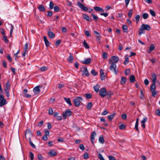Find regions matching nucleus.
<instances>
[{
  "label": "nucleus",
  "instance_id": "22",
  "mask_svg": "<svg viewBox=\"0 0 160 160\" xmlns=\"http://www.w3.org/2000/svg\"><path fill=\"white\" fill-rule=\"evenodd\" d=\"M38 9L39 10L42 12H44L45 11V8L42 5H40L38 7Z\"/></svg>",
  "mask_w": 160,
  "mask_h": 160
},
{
  "label": "nucleus",
  "instance_id": "18",
  "mask_svg": "<svg viewBox=\"0 0 160 160\" xmlns=\"http://www.w3.org/2000/svg\"><path fill=\"white\" fill-rule=\"evenodd\" d=\"M100 88V85L98 84H97L96 86H95L93 87V89L95 92H98L99 91Z\"/></svg>",
  "mask_w": 160,
  "mask_h": 160
},
{
  "label": "nucleus",
  "instance_id": "46",
  "mask_svg": "<svg viewBox=\"0 0 160 160\" xmlns=\"http://www.w3.org/2000/svg\"><path fill=\"white\" fill-rule=\"evenodd\" d=\"M92 16L94 20H95V21H97L98 18V17L93 13L92 14Z\"/></svg>",
  "mask_w": 160,
  "mask_h": 160
},
{
  "label": "nucleus",
  "instance_id": "36",
  "mask_svg": "<svg viewBox=\"0 0 160 160\" xmlns=\"http://www.w3.org/2000/svg\"><path fill=\"white\" fill-rule=\"evenodd\" d=\"M133 13V10L132 9H130L129 10L128 13V16L129 18H130L131 17L132 14Z\"/></svg>",
  "mask_w": 160,
  "mask_h": 160
},
{
  "label": "nucleus",
  "instance_id": "25",
  "mask_svg": "<svg viewBox=\"0 0 160 160\" xmlns=\"http://www.w3.org/2000/svg\"><path fill=\"white\" fill-rule=\"evenodd\" d=\"M125 60L124 62L123 63L124 65H126L129 62V58L128 56L127 55H126L125 56Z\"/></svg>",
  "mask_w": 160,
  "mask_h": 160
},
{
  "label": "nucleus",
  "instance_id": "44",
  "mask_svg": "<svg viewBox=\"0 0 160 160\" xmlns=\"http://www.w3.org/2000/svg\"><path fill=\"white\" fill-rule=\"evenodd\" d=\"M91 73L93 74L94 76H96L98 74V73L96 72L94 69H92L91 70Z\"/></svg>",
  "mask_w": 160,
  "mask_h": 160
},
{
  "label": "nucleus",
  "instance_id": "61",
  "mask_svg": "<svg viewBox=\"0 0 160 160\" xmlns=\"http://www.w3.org/2000/svg\"><path fill=\"white\" fill-rule=\"evenodd\" d=\"M61 41L60 40L58 39L57 40L56 43H55V45L56 46H58L61 43Z\"/></svg>",
  "mask_w": 160,
  "mask_h": 160
},
{
  "label": "nucleus",
  "instance_id": "40",
  "mask_svg": "<svg viewBox=\"0 0 160 160\" xmlns=\"http://www.w3.org/2000/svg\"><path fill=\"white\" fill-rule=\"evenodd\" d=\"M29 156L30 157L31 160H33L34 154L32 152H30L29 153Z\"/></svg>",
  "mask_w": 160,
  "mask_h": 160
},
{
  "label": "nucleus",
  "instance_id": "53",
  "mask_svg": "<svg viewBox=\"0 0 160 160\" xmlns=\"http://www.w3.org/2000/svg\"><path fill=\"white\" fill-rule=\"evenodd\" d=\"M3 39L6 43H7L8 42V39H7L6 37L5 36H3Z\"/></svg>",
  "mask_w": 160,
  "mask_h": 160
},
{
  "label": "nucleus",
  "instance_id": "57",
  "mask_svg": "<svg viewBox=\"0 0 160 160\" xmlns=\"http://www.w3.org/2000/svg\"><path fill=\"white\" fill-rule=\"evenodd\" d=\"M48 113L50 115H52L53 114V111L52 108H50L49 109Z\"/></svg>",
  "mask_w": 160,
  "mask_h": 160
},
{
  "label": "nucleus",
  "instance_id": "1",
  "mask_svg": "<svg viewBox=\"0 0 160 160\" xmlns=\"http://www.w3.org/2000/svg\"><path fill=\"white\" fill-rule=\"evenodd\" d=\"M77 5L82 10L85 11H88V12H91L92 10L93 9L92 8H89L86 7L84 5L81 4V2H78L77 3Z\"/></svg>",
  "mask_w": 160,
  "mask_h": 160
},
{
  "label": "nucleus",
  "instance_id": "60",
  "mask_svg": "<svg viewBox=\"0 0 160 160\" xmlns=\"http://www.w3.org/2000/svg\"><path fill=\"white\" fill-rule=\"evenodd\" d=\"M98 158L100 160H104V159L102 154L100 153L98 154Z\"/></svg>",
  "mask_w": 160,
  "mask_h": 160
},
{
  "label": "nucleus",
  "instance_id": "35",
  "mask_svg": "<svg viewBox=\"0 0 160 160\" xmlns=\"http://www.w3.org/2000/svg\"><path fill=\"white\" fill-rule=\"evenodd\" d=\"M127 79L126 78L124 77H122L121 78V84H124L126 82Z\"/></svg>",
  "mask_w": 160,
  "mask_h": 160
},
{
  "label": "nucleus",
  "instance_id": "59",
  "mask_svg": "<svg viewBox=\"0 0 160 160\" xmlns=\"http://www.w3.org/2000/svg\"><path fill=\"white\" fill-rule=\"evenodd\" d=\"M79 148L82 150V151H83L85 149V148L84 146L82 144H80L79 145Z\"/></svg>",
  "mask_w": 160,
  "mask_h": 160
},
{
  "label": "nucleus",
  "instance_id": "62",
  "mask_svg": "<svg viewBox=\"0 0 160 160\" xmlns=\"http://www.w3.org/2000/svg\"><path fill=\"white\" fill-rule=\"evenodd\" d=\"M0 32L1 34H2L3 35H4L5 34V33L4 30V29L3 28H1L0 29Z\"/></svg>",
  "mask_w": 160,
  "mask_h": 160
},
{
  "label": "nucleus",
  "instance_id": "48",
  "mask_svg": "<svg viewBox=\"0 0 160 160\" xmlns=\"http://www.w3.org/2000/svg\"><path fill=\"white\" fill-rule=\"evenodd\" d=\"M25 136L27 134H29L30 135H31V132L29 129L27 130L25 132Z\"/></svg>",
  "mask_w": 160,
  "mask_h": 160
},
{
  "label": "nucleus",
  "instance_id": "5",
  "mask_svg": "<svg viewBox=\"0 0 160 160\" xmlns=\"http://www.w3.org/2000/svg\"><path fill=\"white\" fill-rule=\"evenodd\" d=\"M110 64L109 67L110 70L112 72H114L117 75L118 72V70L116 68V65L115 63H109Z\"/></svg>",
  "mask_w": 160,
  "mask_h": 160
},
{
  "label": "nucleus",
  "instance_id": "17",
  "mask_svg": "<svg viewBox=\"0 0 160 160\" xmlns=\"http://www.w3.org/2000/svg\"><path fill=\"white\" fill-rule=\"evenodd\" d=\"M152 82L156 83V80H157L156 74L155 73H153L152 74Z\"/></svg>",
  "mask_w": 160,
  "mask_h": 160
},
{
  "label": "nucleus",
  "instance_id": "14",
  "mask_svg": "<svg viewBox=\"0 0 160 160\" xmlns=\"http://www.w3.org/2000/svg\"><path fill=\"white\" fill-rule=\"evenodd\" d=\"M48 155L51 156H54L57 155V152L53 150H51L48 152Z\"/></svg>",
  "mask_w": 160,
  "mask_h": 160
},
{
  "label": "nucleus",
  "instance_id": "27",
  "mask_svg": "<svg viewBox=\"0 0 160 160\" xmlns=\"http://www.w3.org/2000/svg\"><path fill=\"white\" fill-rule=\"evenodd\" d=\"M43 39L46 46H49V42L47 39V37L46 36H44L43 37Z\"/></svg>",
  "mask_w": 160,
  "mask_h": 160
},
{
  "label": "nucleus",
  "instance_id": "6",
  "mask_svg": "<svg viewBox=\"0 0 160 160\" xmlns=\"http://www.w3.org/2000/svg\"><path fill=\"white\" fill-rule=\"evenodd\" d=\"M99 94L100 96L103 98L107 94V91L105 88H101L99 90Z\"/></svg>",
  "mask_w": 160,
  "mask_h": 160
},
{
  "label": "nucleus",
  "instance_id": "10",
  "mask_svg": "<svg viewBox=\"0 0 160 160\" xmlns=\"http://www.w3.org/2000/svg\"><path fill=\"white\" fill-rule=\"evenodd\" d=\"M141 26L145 30L149 31L151 29L150 27L148 24H142Z\"/></svg>",
  "mask_w": 160,
  "mask_h": 160
},
{
  "label": "nucleus",
  "instance_id": "7",
  "mask_svg": "<svg viewBox=\"0 0 160 160\" xmlns=\"http://www.w3.org/2000/svg\"><path fill=\"white\" fill-rule=\"evenodd\" d=\"M72 112L70 110H68L64 112L62 114V116L64 119L67 118V116H69L72 114Z\"/></svg>",
  "mask_w": 160,
  "mask_h": 160
},
{
  "label": "nucleus",
  "instance_id": "43",
  "mask_svg": "<svg viewBox=\"0 0 160 160\" xmlns=\"http://www.w3.org/2000/svg\"><path fill=\"white\" fill-rule=\"evenodd\" d=\"M142 17L144 19H146L148 17V14L147 13H144L142 14Z\"/></svg>",
  "mask_w": 160,
  "mask_h": 160
},
{
  "label": "nucleus",
  "instance_id": "52",
  "mask_svg": "<svg viewBox=\"0 0 160 160\" xmlns=\"http://www.w3.org/2000/svg\"><path fill=\"white\" fill-rule=\"evenodd\" d=\"M89 156L87 153H85L83 154V158L84 159H87L88 158Z\"/></svg>",
  "mask_w": 160,
  "mask_h": 160
},
{
  "label": "nucleus",
  "instance_id": "51",
  "mask_svg": "<svg viewBox=\"0 0 160 160\" xmlns=\"http://www.w3.org/2000/svg\"><path fill=\"white\" fill-rule=\"evenodd\" d=\"M108 158L109 160H116L115 158L112 156H109Z\"/></svg>",
  "mask_w": 160,
  "mask_h": 160
},
{
  "label": "nucleus",
  "instance_id": "28",
  "mask_svg": "<svg viewBox=\"0 0 160 160\" xmlns=\"http://www.w3.org/2000/svg\"><path fill=\"white\" fill-rule=\"evenodd\" d=\"M135 80V77L133 75L131 76L130 78V81L131 82L133 83L134 82Z\"/></svg>",
  "mask_w": 160,
  "mask_h": 160
},
{
  "label": "nucleus",
  "instance_id": "55",
  "mask_svg": "<svg viewBox=\"0 0 160 160\" xmlns=\"http://www.w3.org/2000/svg\"><path fill=\"white\" fill-rule=\"evenodd\" d=\"M154 48V45L153 44H151L150 46L149 50H153Z\"/></svg>",
  "mask_w": 160,
  "mask_h": 160
},
{
  "label": "nucleus",
  "instance_id": "38",
  "mask_svg": "<svg viewBox=\"0 0 160 160\" xmlns=\"http://www.w3.org/2000/svg\"><path fill=\"white\" fill-rule=\"evenodd\" d=\"M140 92L141 93V95L140 96V99L143 100L144 98V97L143 93L142 90V89L140 90Z\"/></svg>",
  "mask_w": 160,
  "mask_h": 160
},
{
  "label": "nucleus",
  "instance_id": "32",
  "mask_svg": "<svg viewBox=\"0 0 160 160\" xmlns=\"http://www.w3.org/2000/svg\"><path fill=\"white\" fill-rule=\"evenodd\" d=\"M122 28L123 29V31L124 32H128V27L126 25H123L122 26Z\"/></svg>",
  "mask_w": 160,
  "mask_h": 160
},
{
  "label": "nucleus",
  "instance_id": "29",
  "mask_svg": "<svg viewBox=\"0 0 160 160\" xmlns=\"http://www.w3.org/2000/svg\"><path fill=\"white\" fill-rule=\"evenodd\" d=\"M92 106V104L91 102H88L87 104V109L88 110H90Z\"/></svg>",
  "mask_w": 160,
  "mask_h": 160
},
{
  "label": "nucleus",
  "instance_id": "31",
  "mask_svg": "<svg viewBox=\"0 0 160 160\" xmlns=\"http://www.w3.org/2000/svg\"><path fill=\"white\" fill-rule=\"evenodd\" d=\"M155 83L153 82V83L150 86L151 91L152 90H155L156 89V85H155Z\"/></svg>",
  "mask_w": 160,
  "mask_h": 160
},
{
  "label": "nucleus",
  "instance_id": "9",
  "mask_svg": "<svg viewBox=\"0 0 160 160\" xmlns=\"http://www.w3.org/2000/svg\"><path fill=\"white\" fill-rule=\"evenodd\" d=\"M92 61V59L90 58H87L82 60L81 62L85 65H88L90 64Z\"/></svg>",
  "mask_w": 160,
  "mask_h": 160
},
{
  "label": "nucleus",
  "instance_id": "11",
  "mask_svg": "<svg viewBox=\"0 0 160 160\" xmlns=\"http://www.w3.org/2000/svg\"><path fill=\"white\" fill-rule=\"evenodd\" d=\"M33 91L35 95H37L40 92V91L39 88V86H36L33 89Z\"/></svg>",
  "mask_w": 160,
  "mask_h": 160
},
{
  "label": "nucleus",
  "instance_id": "42",
  "mask_svg": "<svg viewBox=\"0 0 160 160\" xmlns=\"http://www.w3.org/2000/svg\"><path fill=\"white\" fill-rule=\"evenodd\" d=\"M151 92H152V96L154 97H155L156 96L157 94V92L155 90L151 91Z\"/></svg>",
  "mask_w": 160,
  "mask_h": 160
},
{
  "label": "nucleus",
  "instance_id": "13",
  "mask_svg": "<svg viewBox=\"0 0 160 160\" xmlns=\"http://www.w3.org/2000/svg\"><path fill=\"white\" fill-rule=\"evenodd\" d=\"M6 88L4 89V91H5V90L7 91H9L10 89V85L9 83V82L8 81L6 83Z\"/></svg>",
  "mask_w": 160,
  "mask_h": 160
},
{
  "label": "nucleus",
  "instance_id": "15",
  "mask_svg": "<svg viewBox=\"0 0 160 160\" xmlns=\"http://www.w3.org/2000/svg\"><path fill=\"white\" fill-rule=\"evenodd\" d=\"M83 18L86 19L87 21L91 22L92 21V20L90 18L87 14H83L82 15Z\"/></svg>",
  "mask_w": 160,
  "mask_h": 160
},
{
  "label": "nucleus",
  "instance_id": "3",
  "mask_svg": "<svg viewBox=\"0 0 160 160\" xmlns=\"http://www.w3.org/2000/svg\"><path fill=\"white\" fill-rule=\"evenodd\" d=\"M80 71L82 72V75L85 77L89 76V73L86 67L83 66L81 68Z\"/></svg>",
  "mask_w": 160,
  "mask_h": 160
},
{
  "label": "nucleus",
  "instance_id": "16",
  "mask_svg": "<svg viewBox=\"0 0 160 160\" xmlns=\"http://www.w3.org/2000/svg\"><path fill=\"white\" fill-rule=\"evenodd\" d=\"M48 34L49 38H53L55 37L54 34L51 31H49L48 32Z\"/></svg>",
  "mask_w": 160,
  "mask_h": 160
},
{
  "label": "nucleus",
  "instance_id": "24",
  "mask_svg": "<svg viewBox=\"0 0 160 160\" xmlns=\"http://www.w3.org/2000/svg\"><path fill=\"white\" fill-rule=\"evenodd\" d=\"M99 142L102 143L103 144L104 142V140L103 138V137L102 135H101L99 138Z\"/></svg>",
  "mask_w": 160,
  "mask_h": 160
},
{
  "label": "nucleus",
  "instance_id": "45",
  "mask_svg": "<svg viewBox=\"0 0 160 160\" xmlns=\"http://www.w3.org/2000/svg\"><path fill=\"white\" fill-rule=\"evenodd\" d=\"M47 69V68L46 67H43L40 68V70L42 72H43L46 71Z\"/></svg>",
  "mask_w": 160,
  "mask_h": 160
},
{
  "label": "nucleus",
  "instance_id": "8",
  "mask_svg": "<svg viewBox=\"0 0 160 160\" xmlns=\"http://www.w3.org/2000/svg\"><path fill=\"white\" fill-rule=\"evenodd\" d=\"M0 106L2 107L6 103V101L4 99V96H1L0 97Z\"/></svg>",
  "mask_w": 160,
  "mask_h": 160
},
{
  "label": "nucleus",
  "instance_id": "30",
  "mask_svg": "<svg viewBox=\"0 0 160 160\" xmlns=\"http://www.w3.org/2000/svg\"><path fill=\"white\" fill-rule=\"evenodd\" d=\"M94 33L95 34L97 35V36H96V38L98 39L99 40L100 38V33L97 32L96 31H93Z\"/></svg>",
  "mask_w": 160,
  "mask_h": 160
},
{
  "label": "nucleus",
  "instance_id": "4",
  "mask_svg": "<svg viewBox=\"0 0 160 160\" xmlns=\"http://www.w3.org/2000/svg\"><path fill=\"white\" fill-rule=\"evenodd\" d=\"M119 58L118 56H112L108 60L109 63H115L116 64L119 61Z\"/></svg>",
  "mask_w": 160,
  "mask_h": 160
},
{
  "label": "nucleus",
  "instance_id": "64",
  "mask_svg": "<svg viewBox=\"0 0 160 160\" xmlns=\"http://www.w3.org/2000/svg\"><path fill=\"white\" fill-rule=\"evenodd\" d=\"M156 113L158 116H160V110L158 109L156 111Z\"/></svg>",
  "mask_w": 160,
  "mask_h": 160
},
{
  "label": "nucleus",
  "instance_id": "37",
  "mask_svg": "<svg viewBox=\"0 0 160 160\" xmlns=\"http://www.w3.org/2000/svg\"><path fill=\"white\" fill-rule=\"evenodd\" d=\"M113 93H112L110 91H109L108 92H107V98H111V96L113 95Z\"/></svg>",
  "mask_w": 160,
  "mask_h": 160
},
{
  "label": "nucleus",
  "instance_id": "39",
  "mask_svg": "<svg viewBox=\"0 0 160 160\" xmlns=\"http://www.w3.org/2000/svg\"><path fill=\"white\" fill-rule=\"evenodd\" d=\"M53 2L52 1H50L49 2V7L50 9H52L53 8Z\"/></svg>",
  "mask_w": 160,
  "mask_h": 160
},
{
  "label": "nucleus",
  "instance_id": "41",
  "mask_svg": "<svg viewBox=\"0 0 160 160\" xmlns=\"http://www.w3.org/2000/svg\"><path fill=\"white\" fill-rule=\"evenodd\" d=\"M85 96L87 99H90L92 97V95L90 93H86L85 94Z\"/></svg>",
  "mask_w": 160,
  "mask_h": 160
},
{
  "label": "nucleus",
  "instance_id": "54",
  "mask_svg": "<svg viewBox=\"0 0 160 160\" xmlns=\"http://www.w3.org/2000/svg\"><path fill=\"white\" fill-rule=\"evenodd\" d=\"M54 10L55 12H58L59 10V8L57 6H55L54 7Z\"/></svg>",
  "mask_w": 160,
  "mask_h": 160
},
{
  "label": "nucleus",
  "instance_id": "19",
  "mask_svg": "<svg viewBox=\"0 0 160 160\" xmlns=\"http://www.w3.org/2000/svg\"><path fill=\"white\" fill-rule=\"evenodd\" d=\"M64 99L66 102L70 106L72 105V104L71 102V101L69 98H64Z\"/></svg>",
  "mask_w": 160,
  "mask_h": 160
},
{
  "label": "nucleus",
  "instance_id": "49",
  "mask_svg": "<svg viewBox=\"0 0 160 160\" xmlns=\"http://www.w3.org/2000/svg\"><path fill=\"white\" fill-rule=\"evenodd\" d=\"M150 13L152 16H155V12L153 10H150Z\"/></svg>",
  "mask_w": 160,
  "mask_h": 160
},
{
  "label": "nucleus",
  "instance_id": "23",
  "mask_svg": "<svg viewBox=\"0 0 160 160\" xmlns=\"http://www.w3.org/2000/svg\"><path fill=\"white\" fill-rule=\"evenodd\" d=\"M115 115L116 113H113L111 115L108 116V118L109 120L111 121L115 117Z\"/></svg>",
  "mask_w": 160,
  "mask_h": 160
},
{
  "label": "nucleus",
  "instance_id": "34",
  "mask_svg": "<svg viewBox=\"0 0 160 160\" xmlns=\"http://www.w3.org/2000/svg\"><path fill=\"white\" fill-rule=\"evenodd\" d=\"M83 45L86 49H87L89 48V47L85 40L84 41Z\"/></svg>",
  "mask_w": 160,
  "mask_h": 160
},
{
  "label": "nucleus",
  "instance_id": "63",
  "mask_svg": "<svg viewBox=\"0 0 160 160\" xmlns=\"http://www.w3.org/2000/svg\"><path fill=\"white\" fill-rule=\"evenodd\" d=\"M61 30L62 31L64 32H66L67 31V28L64 27H62L61 28Z\"/></svg>",
  "mask_w": 160,
  "mask_h": 160
},
{
  "label": "nucleus",
  "instance_id": "12",
  "mask_svg": "<svg viewBox=\"0 0 160 160\" xmlns=\"http://www.w3.org/2000/svg\"><path fill=\"white\" fill-rule=\"evenodd\" d=\"M96 135V133L94 132L93 131L92 132L91 135V139L92 143L93 144V140H94L95 138L94 137Z\"/></svg>",
  "mask_w": 160,
  "mask_h": 160
},
{
  "label": "nucleus",
  "instance_id": "2",
  "mask_svg": "<svg viewBox=\"0 0 160 160\" xmlns=\"http://www.w3.org/2000/svg\"><path fill=\"white\" fill-rule=\"evenodd\" d=\"M82 100L83 99L81 97H76L73 100L75 106L77 107L79 106L82 102Z\"/></svg>",
  "mask_w": 160,
  "mask_h": 160
},
{
  "label": "nucleus",
  "instance_id": "47",
  "mask_svg": "<svg viewBox=\"0 0 160 160\" xmlns=\"http://www.w3.org/2000/svg\"><path fill=\"white\" fill-rule=\"evenodd\" d=\"M148 118L147 117H144L143 118V120L141 121V123H145L147 121Z\"/></svg>",
  "mask_w": 160,
  "mask_h": 160
},
{
  "label": "nucleus",
  "instance_id": "33",
  "mask_svg": "<svg viewBox=\"0 0 160 160\" xmlns=\"http://www.w3.org/2000/svg\"><path fill=\"white\" fill-rule=\"evenodd\" d=\"M102 58L103 59H107L108 58V53L106 52H103L102 55Z\"/></svg>",
  "mask_w": 160,
  "mask_h": 160
},
{
  "label": "nucleus",
  "instance_id": "58",
  "mask_svg": "<svg viewBox=\"0 0 160 160\" xmlns=\"http://www.w3.org/2000/svg\"><path fill=\"white\" fill-rule=\"evenodd\" d=\"M127 116L126 114H123L122 115V118L123 120H125L127 118Z\"/></svg>",
  "mask_w": 160,
  "mask_h": 160
},
{
  "label": "nucleus",
  "instance_id": "50",
  "mask_svg": "<svg viewBox=\"0 0 160 160\" xmlns=\"http://www.w3.org/2000/svg\"><path fill=\"white\" fill-rule=\"evenodd\" d=\"M140 16L139 15H137L135 18V19L137 22H138L139 20Z\"/></svg>",
  "mask_w": 160,
  "mask_h": 160
},
{
  "label": "nucleus",
  "instance_id": "26",
  "mask_svg": "<svg viewBox=\"0 0 160 160\" xmlns=\"http://www.w3.org/2000/svg\"><path fill=\"white\" fill-rule=\"evenodd\" d=\"M144 30H145L142 27V26H141L139 31V35H141L142 34H144L145 33Z\"/></svg>",
  "mask_w": 160,
  "mask_h": 160
},
{
  "label": "nucleus",
  "instance_id": "21",
  "mask_svg": "<svg viewBox=\"0 0 160 160\" xmlns=\"http://www.w3.org/2000/svg\"><path fill=\"white\" fill-rule=\"evenodd\" d=\"M70 56L67 59V60L70 62H72L73 59V57L71 53H69Z\"/></svg>",
  "mask_w": 160,
  "mask_h": 160
},
{
  "label": "nucleus",
  "instance_id": "20",
  "mask_svg": "<svg viewBox=\"0 0 160 160\" xmlns=\"http://www.w3.org/2000/svg\"><path fill=\"white\" fill-rule=\"evenodd\" d=\"M94 9L97 11H99L100 12H103L104 10L101 8L98 7H94Z\"/></svg>",
  "mask_w": 160,
  "mask_h": 160
},
{
  "label": "nucleus",
  "instance_id": "56",
  "mask_svg": "<svg viewBox=\"0 0 160 160\" xmlns=\"http://www.w3.org/2000/svg\"><path fill=\"white\" fill-rule=\"evenodd\" d=\"M85 34L87 37H89L90 36V33L88 31H86L85 32Z\"/></svg>",
  "mask_w": 160,
  "mask_h": 160
}]
</instances>
